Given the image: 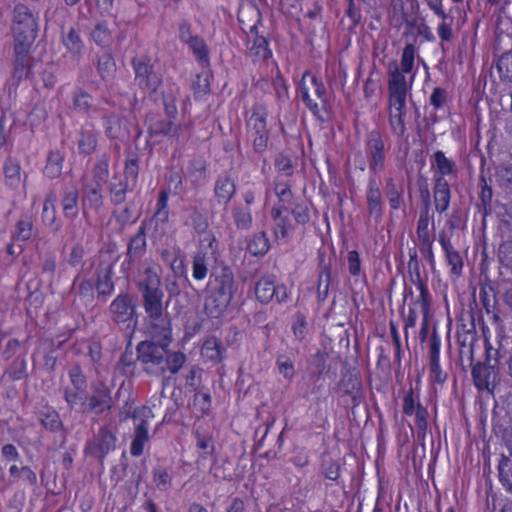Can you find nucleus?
I'll return each mask as SVG.
<instances>
[{
  "instance_id": "nucleus-1",
  "label": "nucleus",
  "mask_w": 512,
  "mask_h": 512,
  "mask_svg": "<svg viewBox=\"0 0 512 512\" xmlns=\"http://www.w3.org/2000/svg\"><path fill=\"white\" fill-rule=\"evenodd\" d=\"M168 347L154 341H141L136 347L137 361L143 371L151 376H163L167 371L176 374L184 366L186 355L182 352L168 354Z\"/></svg>"
},
{
  "instance_id": "nucleus-2",
  "label": "nucleus",
  "mask_w": 512,
  "mask_h": 512,
  "mask_svg": "<svg viewBox=\"0 0 512 512\" xmlns=\"http://www.w3.org/2000/svg\"><path fill=\"white\" fill-rule=\"evenodd\" d=\"M414 82V75L409 80L403 78L394 68L388 81V112L389 125L398 139L407 140L405 117L407 115V95Z\"/></svg>"
},
{
  "instance_id": "nucleus-3",
  "label": "nucleus",
  "mask_w": 512,
  "mask_h": 512,
  "mask_svg": "<svg viewBox=\"0 0 512 512\" xmlns=\"http://www.w3.org/2000/svg\"><path fill=\"white\" fill-rule=\"evenodd\" d=\"M161 267L148 263L140 273L136 286L142 295L143 308L148 317L158 319L163 312L164 292L161 289Z\"/></svg>"
},
{
  "instance_id": "nucleus-4",
  "label": "nucleus",
  "mask_w": 512,
  "mask_h": 512,
  "mask_svg": "<svg viewBox=\"0 0 512 512\" xmlns=\"http://www.w3.org/2000/svg\"><path fill=\"white\" fill-rule=\"evenodd\" d=\"M238 20L242 30L247 33V55L253 62H260L271 57L265 37L259 36L257 24L260 21V12L255 7H249L246 11L240 10Z\"/></svg>"
},
{
  "instance_id": "nucleus-5",
  "label": "nucleus",
  "mask_w": 512,
  "mask_h": 512,
  "mask_svg": "<svg viewBox=\"0 0 512 512\" xmlns=\"http://www.w3.org/2000/svg\"><path fill=\"white\" fill-rule=\"evenodd\" d=\"M267 116V108L261 104H255L247 118L248 134L252 139L254 151L259 154L265 152L268 146Z\"/></svg>"
},
{
  "instance_id": "nucleus-6",
  "label": "nucleus",
  "mask_w": 512,
  "mask_h": 512,
  "mask_svg": "<svg viewBox=\"0 0 512 512\" xmlns=\"http://www.w3.org/2000/svg\"><path fill=\"white\" fill-rule=\"evenodd\" d=\"M11 30L14 42L35 41L38 32V24L27 6L23 4L14 6Z\"/></svg>"
},
{
  "instance_id": "nucleus-7",
  "label": "nucleus",
  "mask_w": 512,
  "mask_h": 512,
  "mask_svg": "<svg viewBox=\"0 0 512 512\" xmlns=\"http://www.w3.org/2000/svg\"><path fill=\"white\" fill-rule=\"evenodd\" d=\"M177 39L188 47L195 59L202 64L209 63V49L203 37L193 31L192 23L185 18L176 23Z\"/></svg>"
},
{
  "instance_id": "nucleus-8",
  "label": "nucleus",
  "mask_w": 512,
  "mask_h": 512,
  "mask_svg": "<svg viewBox=\"0 0 512 512\" xmlns=\"http://www.w3.org/2000/svg\"><path fill=\"white\" fill-rule=\"evenodd\" d=\"M132 67L137 85L149 94L156 93L162 85V77L154 71L150 58L135 57L132 59Z\"/></svg>"
},
{
  "instance_id": "nucleus-9",
  "label": "nucleus",
  "mask_w": 512,
  "mask_h": 512,
  "mask_svg": "<svg viewBox=\"0 0 512 512\" xmlns=\"http://www.w3.org/2000/svg\"><path fill=\"white\" fill-rule=\"evenodd\" d=\"M111 320L128 329H134L137 324L136 305L133 297L128 293H120L109 305Z\"/></svg>"
},
{
  "instance_id": "nucleus-10",
  "label": "nucleus",
  "mask_w": 512,
  "mask_h": 512,
  "mask_svg": "<svg viewBox=\"0 0 512 512\" xmlns=\"http://www.w3.org/2000/svg\"><path fill=\"white\" fill-rule=\"evenodd\" d=\"M200 242V248L192 256V277L197 281L204 280L208 275L215 237L207 234L201 238Z\"/></svg>"
},
{
  "instance_id": "nucleus-11",
  "label": "nucleus",
  "mask_w": 512,
  "mask_h": 512,
  "mask_svg": "<svg viewBox=\"0 0 512 512\" xmlns=\"http://www.w3.org/2000/svg\"><path fill=\"white\" fill-rule=\"evenodd\" d=\"M308 81L310 82V84H311V86L313 88L314 94L321 101V103L323 105H326L327 102H328L327 92H326V89H325V86H324L323 82L318 80L315 75H312L309 72H305L303 74L302 79H301L300 84H299V91H300V94H301V99L306 104L308 109L313 114L316 115V114L319 113V107H318V104L316 102H314L311 99V97H310Z\"/></svg>"
},
{
  "instance_id": "nucleus-12",
  "label": "nucleus",
  "mask_w": 512,
  "mask_h": 512,
  "mask_svg": "<svg viewBox=\"0 0 512 512\" xmlns=\"http://www.w3.org/2000/svg\"><path fill=\"white\" fill-rule=\"evenodd\" d=\"M270 215L272 219L271 231L274 239L286 243L295 229L289 216V209L284 205H275L272 207Z\"/></svg>"
},
{
  "instance_id": "nucleus-13",
  "label": "nucleus",
  "mask_w": 512,
  "mask_h": 512,
  "mask_svg": "<svg viewBox=\"0 0 512 512\" xmlns=\"http://www.w3.org/2000/svg\"><path fill=\"white\" fill-rule=\"evenodd\" d=\"M366 151L369 157V169L377 173L385 168V144L381 133L378 130L369 132L366 141Z\"/></svg>"
},
{
  "instance_id": "nucleus-14",
  "label": "nucleus",
  "mask_w": 512,
  "mask_h": 512,
  "mask_svg": "<svg viewBox=\"0 0 512 512\" xmlns=\"http://www.w3.org/2000/svg\"><path fill=\"white\" fill-rule=\"evenodd\" d=\"M34 42H14L13 79L19 83L31 74L33 59L30 50Z\"/></svg>"
},
{
  "instance_id": "nucleus-15",
  "label": "nucleus",
  "mask_w": 512,
  "mask_h": 512,
  "mask_svg": "<svg viewBox=\"0 0 512 512\" xmlns=\"http://www.w3.org/2000/svg\"><path fill=\"white\" fill-rule=\"evenodd\" d=\"M147 239L145 223H142L127 245V259L121 264V271L128 272L133 264L139 261L146 253Z\"/></svg>"
},
{
  "instance_id": "nucleus-16",
  "label": "nucleus",
  "mask_w": 512,
  "mask_h": 512,
  "mask_svg": "<svg viewBox=\"0 0 512 512\" xmlns=\"http://www.w3.org/2000/svg\"><path fill=\"white\" fill-rule=\"evenodd\" d=\"M112 403L111 389L104 382H98L93 386L83 411L99 415L110 410Z\"/></svg>"
},
{
  "instance_id": "nucleus-17",
  "label": "nucleus",
  "mask_w": 512,
  "mask_h": 512,
  "mask_svg": "<svg viewBox=\"0 0 512 512\" xmlns=\"http://www.w3.org/2000/svg\"><path fill=\"white\" fill-rule=\"evenodd\" d=\"M255 295L261 303H269L274 299L282 303L288 298L287 288L284 285H277L272 277H262L256 283Z\"/></svg>"
},
{
  "instance_id": "nucleus-18",
  "label": "nucleus",
  "mask_w": 512,
  "mask_h": 512,
  "mask_svg": "<svg viewBox=\"0 0 512 512\" xmlns=\"http://www.w3.org/2000/svg\"><path fill=\"white\" fill-rule=\"evenodd\" d=\"M82 211L88 220V210L100 214L104 207L103 185L83 182Z\"/></svg>"
},
{
  "instance_id": "nucleus-19",
  "label": "nucleus",
  "mask_w": 512,
  "mask_h": 512,
  "mask_svg": "<svg viewBox=\"0 0 512 512\" xmlns=\"http://www.w3.org/2000/svg\"><path fill=\"white\" fill-rule=\"evenodd\" d=\"M417 55V48L414 44H406L401 55L400 64H398L396 61H392L388 64L387 68V74H388V81H390V75L391 72L396 68V70L401 74L403 78L406 79L405 74H411L415 76L413 73L414 67H415V58Z\"/></svg>"
},
{
  "instance_id": "nucleus-20",
  "label": "nucleus",
  "mask_w": 512,
  "mask_h": 512,
  "mask_svg": "<svg viewBox=\"0 0 512 512\" xmlns=\"http://www.w3.org/2000/svg\"><path fill=\"white\" fill-rule=\"evenodd\" d=\"M366 201L370 216L379 221L382 218L384 206L380 185L375 178H369L366 191Z\"/></svg>"
},
{
  "instance_id": "nucleus-21",
  "label": "nucleus",
  "mask_w": 512,
  "mask_h": 512,
  "mask_svg": "<svg viewBox=\"0 0 512 512\" xmlns=\"http://www.w3.org/2000/svg\"><path fill=\"white\" fill-rule=\"evenodd\" d=\"M163 313L158 319L149 317L151 325L149 327L150 341L156 342L157 345L168 347L171 342V327L170 322L163 318Z\"/></svg>"
},
{
  "instance_id": "nucleus-22",
  "label": "nucleus",
  "mask_w": 512,
  "mask_h": 512,
  "mask_svg": "<svg viewBox=\"0 0 512 512\" xmlns=\"http://www.w3.org/2000/svg\"><path fill=\"white\" fill-rule=\"evenodd\" d=\"M440 338L433 334L430 340V379L438 384H443L447 379V374L440 366Z\"/></svg>"
},
{
  "instance_id": "nucleus-23",
  "label": "nucleus",
  "mask_w": 512,
  "mask_h": 512,
  "mask_svg": "<svg viewBox=\"0 0 512 512\" xmlns=\"http://www.w3.org/2000/svg\"><path fill=\"white\" fill-rule=\"evenodd\" d=\"M431 168L435 169L433 180L440 178L446 180V176H457L456 163L446 157L445 153L441 150L434 152L432 155Z\"/></svg>"
},
{
  "instance_id": "nucleus-24",
  "label": "nucleus",
  "mask_w": 512,
  "mask_h": 512,
  "mask_svg": "<svg viewBox=\"0 0 512 512\" xmlns=\"http://www.w3.org/2000/svg\"><path fill=\"white\" fill-rule=\"evenodd\" d=\"M115 442L114 434L108 429L102 428L89 444V448L95 456L103 458L115 448Z\"/></svg>"
},
{
  "instance_id": "nucleus-25",
  "label": "nucleus",
  "mask_w": 512,
  "mask_h": 512,
  "mask_svg": "<svg viewBox=\"0 0 512 512\" xmlns=\"http://www.w3.org/2000/svg\"><path fill=\"white\" fill-rule=\"evenodd\" d=\"M76 145L80 155L93 154L98 146V132L93 127H81L77 133Z\"/></svg>"
},
{
  "instance_id": "nucleus-26",
  "label": "nucleus",
  "mask_w": 512,
  "mask_h": 512,
  "mask_svg": "<svg viewBox=\"0 0 512 512\" xmlns=\"http://www.w3.org/2000/svg\"><path fill=\"white\" fill-rule=\"evenodd\" d=\"M433 200L439 214L446 212L451 201V190L447 180L434 179Z\"/></svg>"
},
{
  "instance_id": "nucleus-27",
  "label": "nucleus",
  "mask_w": 512,
  "mask_h": 512,
  "mask_svg": "<svg viewBox=\"0 0 512 512\" xmlns=\"http://www.w3.org/2000/svg\"><path fill=\"white\" fill-rule=\"evenodd\" d=\"M475 386L480 390H489L495 381L494 367L486 363H477L471 371Z\"/></svg>"
},
{
  "instance_id": "nucleus-28",
  "label": "nucleus",
  "mask_w": 512,
  "mask_h": 512,
  "mask_svg": "<svg viewBox=\"0 0 512 512\" xmlns=\"http://www.w3.org/2000/svg\"><path fill=\"white\" fill-rule=\"evenodd\" d=\"M439 243L445 252V257L449 266H451V273L459 276L463 269V260L458 251L453 247L450 239L444 233L439 234Z\"/></svg>"
},
{
  "instance_id": "nucleus-29",
  "label": "nucleus",
  "mask_w": 512,
  "mask_h": 512,
  "mask_svg": "<svg viewBox=\"0 0 512 512\" xmlns=\"http://www.w3.org/2000/svg\"><path fill=\"white\" fill-rule=\"evenodd\" d=\"M79 192L76 186L69 185L63 190L61 199L63 214L68 219H75L79 214Z\"/></svg>"
},
{
  "instance_id": "nucleus-30",
  "label": "nucleus",
  "mask_w": 512,
  "mask_h": 512,
  "mask_svg": "<svg viewBox=\"0 0 512 512\" xmlns=\"http://www.w3.org/2000/svg\"><path fill=\"white\" fill-rule=\"evenodd\" d=\"M4 182L12 188L17 189L22 183V167L17 158L8 157L3 165Z\"/></svg>"
},
{
  "instance_id": "nucleus-31",
  "label": "nucleus",
  "mask_w": 512,
  "mask_h": 512,
  "mask_svg": "<svg viewBox=\"0 0 512 512\" xmlns=\"http://www.w3.org/2000/svg\"><path fill=\"white\" fill-rule=\"evenodd\" d=\"M187 180L194 186L202 185L207 177V163L202 157H195L189 161L185 173Z\"/></svg>"
},
{
  "instance_id": "nucleus-32",
  "label": "nucleus",
  "mask_w": 512,
  "mask_h": 512,
  "mask_svg": "<svg viewBox=\"0 0 512 512\" xmlns=\"http://www.w3.org/2000/svg\"><path fill=\"white\" fill-rule=\"evenodd\" d=\"M231 300L214 292H211L204 303L205 313L211 318H219L227 310Z\"/></svg>"
},
{
  "instance_id": "nucleus-33",
  "label": "nucleus",
  "mask_w": 512,
  "mask_h": 512,
  "mask_svg": "<svg viewBox=\"0 0 512 512\" xmlns=\"http://www.w3.org/2000/svg\"><path fill=\"white\" fill-rule=\"evenodd\" d=\"M236 192L234 181L226 175L219 176L215 182L214 193L218 203L228 204Z\"/></svg>"
},
{
  "instance_id": "nucleus-34",
  "label": "nucleus",
  "mask_w": 512,
  "mask_h": 512,
  "mask_svg": "<svg viewBox=\"0 0 512 512\" xmlns=\"http://www.w3.org/2000/svg\"><path fill=\"white\" fill-rule=\"evenodd\" d=\"M216 286L211 292L220 294L230 300L233 297L234 277L231 270L224 267L221 273L215 277Z\"/></svg>"
},
{
  "instance_id": "nucleus-35",
  "label": "nucleus",
  "mask_w": 512,
  "mask_h": 512,
  "mask_svg": "<svg viewBox=\"0 0 512 512\" xmlns=\"http://www.w3.org/2000/svg\"><path fill=\"white\" fill-rule=\"evenodd\" d=\"M196 438V447L200 451L199 457L196 461V464L199 466L202 460H205L207 457L212 456L215 451V444L213 437L205 431H200L199 429L195 432Z\"/></svg>"
},
{
  "instance_id": "nucleus-36",
  "label": "nucleus",
  "mask_w": 512,
  "mask_h": 512,
  "mask_svg": "<svg viewBox=\"0 0 512 512\" xmlns=\"http://www.w3.org/2000/svg\"><path fill=\"white\" fill-rule=\"evenodd\" d=\"M348 7L346 15L354 25H358L362 20V10L370 11L377 3V0H346Z\"/></svg>"
},
{
  "instance_id": "nucleus-37",
  "label": "nucleus",
  "mask_w": 512,
  "mask_h": 512,
  "mask_svg": "<svg viewBox=\"0 0 512 512\" xmlns=\"http://www.w3.org/2000/svg\"><path fill=\"white\" fill-rule=\"evenodd\" d=\"M90 39L99 47L108 48L113 43V35L104 21L98 22L90 31Z\"/></svg>"
},
{
  "instance_id": "nucleus-38",
  "label": "nucleus",
  "mask_w": 512,
  "mask_h": 512,
  "mask_svg": "<svg viewBox=\"0 0 512 512\" xmlns=\"http://www.w3.org/2000/svg\"><path fill=\"white\" fill-rule=\"evenodd\" d=\"M131 185L122 177H113L109 184V196L113 205H120L125 202L127 191Z\"/></svg>"
},
{
  "instance_id": "nucleus-39",
  "label": "nucleus",
  "mask_w": 512,
  "mask_h": 512,
  "mask_svg": "<svg viewBox=\"0 0 512 512\" xmlns=\"http://www.w3.org/2000/svg\"><path fill=\"white\" fill-rule=\"evenodd\" d=\"M62 43L69 53L77 56L82 54L85 47L79 32L73 27L62 32Z\"/></svg>"
},
{
  "instance_id": "nucleus-40",
  "label": "nucleus",
  "mask_w": 512,
  "mask_h": 512,
  "mask_svg": "<svg viewBox=\"0 0 512 512\" xmlns=\"http://www.w3.org/2000/svg\"><path fill=\"white\" fill-rule=\"evenodd\" d=\"M168 199V192L162 190L157 200L156 211L151 218V223H154L156 228L165 225L169 220Z\"/></svg>"
},
{
  "instance_id": "nucleus-41",
  "label": "nucleus",
  "mask_w": 512,
  "mask_h": 512,
  "mask_svg": "<svg viewBox=\"0 0 512 512\" xmlns=\"http://www.w3.org/2000/svg\"><path fill=\"white\" fill-rule=\"evenodd\" d=\"M223 349L221 341L215 337L208 338L202 346L201 355L202 357L213 363H218L223 358Z\"/></svg>"
},
{
  "instance_id": "nucleus-42",
  "label": "nucleus",
  "mask_w": 512,
  "mask_h": 512,
  "mask_svg": "<svg viewBox=\"0 0 512 512\" xmlns=\"http://www.w3.org/2000/svg\"><path fill=\"white\" fill-rule=\"evenodd\" d=\"M109 175V158L107 155H102L96 161L93 168L92 179H84L83 182L98 183L104 185Z\"/></svg>"
},
{
  "instance_id": "nucleus-43",
  "label": "nucleus",
  "mask_w": 512,
  "mask_h": 512,
  "mask_svg": "<svg viewBox=\"0 0 512 512\" xmlns=\"http://www.w3.org/2000/svg\"><path fill=\"white\" fill-rule=\"evenodd\" d=\"M432 216L430 215V211H428V206L424 207L419 215V219L417 222L416 235L417 239L420 243L433 240L430 236L429 225L431 222Z\"/></svg>"
},
{
  "instance_id": "nucleus-44",
  "label": "nucleus",
  "mask_w": 512,
  "mask_h": 512,
  "mask_svg": "<svg viewBox=\"0 0 512 512\" xmlns=\"http://www.w3.org/2000/svg\"><path fill=\"white\" fill-rule=\"evenodd\" d=\"M42 221L46 226L52 228L54 231H57L59 229V225L57 224L56 211L54 207L53 195L47 196L44 201Z\"/></svg>"
},
{
  "instance_id": "nucleus-45",
  "label": "nucleus",
  "mask_w": 512,
  "mask_h": 512,
  "mask_svg": "<svg viewBox=\"0 0 512 512\" xmlns=\"http://www.w3.org/2000/svg\"><path fill=\"white\" fill-rule=\"evenodd\" d=\"M97 70L103 80L112 79L116 72V63L114 58L108 53L101 55L98 58Z\"/></svg>"
},
{
  "instance_id": "nucleus-46",
  "label": "nucleus",
  "mask_w": 512,
  "mask_h": 512,
  "mask_svg": "<svg viewBox=\"0 0 512 512\" xmlns=\"http://www.w3.org/2000/svg\"><path fill=\"white\" fill-rule=\"evenodd\" d=\"M96 289L99 295H111L114 291L111 269H105L97 274Z\"/></svg>"
},
{
  "instance_id": "nucleus-47",
  "label": "nucleus",
  "mask_w": 512,
  "mask_h": 512,
  "mask_svg": "<svg viewBox=\"0 0 512 512\" xmlns=\"http://www.w3.org/2000/svg\"><path fill=\"white\" fill-rule=\"evenodd\" d=\"M182 125L173 122L171 119L167 121H159L153 127L152 131L156 134H164L169 137L179 139Z\"/></svg>"
},
{
  "instance_id": "nucleus-48",
  "label": "nucleus",
  "mask_w": 512,
  "mask_h": 512,
  "mask_svg": "<svg viewBox=\"0 0 512 512\" xmlns=\"http://www.w3.org/2000/svg\"><path fill=\"white\" fill-rule=\"evenodd\" d=\"M441 22L437 26V34L442 42H451L454 38L453 23L454 17L449 13H445L444 17H439Z\"/></svg>"
},
{
  "instance_id": "nucleus-49",
  "label": "nucleus",
  "mask_w": 512,
  "mask_h": 512,
  "mask_svg": "<svg viewBox=\"0 0 512 512\" xmlns=\"http://www.w3.org/2000/svg\"><path fill=\"white\" fill-rule=\"evenodd\" d=\"M270 248V242L265 232H259L254 235L248 244V249L253 255H264Z\"/></svg>"
},
{
  "instance_id": "nucleus-50",
  "label": "nucleus",
  "mask_w": 512,
  "mask_h": 512,
  "mask_svg": "<svg viewBox=\"0 0 512 512\" xmlns=\"http://www.w3.org/2000/svg\"><path fill=\"white\" fill-rule=\"evenodd\" d=\"M33 223L29 217L20 219L12 232V238L17 241H27L32 236Z\"/></svg>"
},
{
  "instance_id": "nucleus-51",
  "label": "nucleus",
  "mask_w": 512,
  "mask_h": 512,
  "mask_svg": "<svg viewBox=\"0 0 512 512\" xmlns=\"http://www.w3.org/2000/svg\"><path fill=\"white\" fill-rule=\"evenodd\" d=\"M152 475L153 482L158 490L167 491L170 489L172 484V477L164 467H155L152 471Z\"/></svg>"
},
{
  "instance_id": "nucleus-52",
  "label": "nucleus",
  "mask_w": 512,
  "mask_h": 512,
  "mask_svg": "<svg viewBox=\"0 0 512 512\" xmlns=\"http://www.w3.org/2000/svg\"><path fill=\"white\" fill-rule=\"evenodd\" d=\"M150 414V409L146 407H141L134 411L132 417L135 421V433L148 434V418Z\"/></svg>"
},
{
  "instance_id": "nucleus-53",
  "label": "nucleus",
  "mask_w": 512,
  "mask_h": 512,
  "mask_svg": "<svg viewBox=\"0 0 512 512\" xmlns=\"http://www.w3.org/2000/svg\"><path fill=\"white\" fill-rule=\"evenodd\" d=\"M73 105L76 110L82 113H88L92 105V97L82 89H78L73 94Z\"/></svg>"
},
{
  "instance_id": "nucleus-54",
  "label": "nucleus",
  "mask_w": 512,
  "mask_h": 512,
  "mask_svg": "<svg viewBox=\"0 0 512 512\" xmlns=\"http://www.w3.org/2000/svg\"><path fill=\"white\" fill-rule=\"evenodd\" d=\"M39 420L41 424L50 431H57L62 426L60 416L55 410L49 409L46 412H41Z\"/></svg>"
},
{
  "instance_id": "nucleus-55",
  "label": "nucleus",
  "mask_w": 512,
  "mask_h": 512,
  "mask_svg": "<svg viewBox=\"0 0 512 512\" xmlns=\"http://www.w3.org/2000/svg\"><path fill=\"white\" fill-rule=\"evenodd\" d=\"M276 366L279 374H281L286 380L291 381L294 378V363L288 356L279 355L276 359Z\"/></svg>"
},
{
  "instance_id": "nucleus-56",
  "label": "nucleus",
  "mask_w": 512,
  "mask_h": 512,
  "mask_svg": "<svg viewBox=\"0 0 512 512\" xmlns=\"http://www.w3.org/2000/svg\"><path fill=\"white\" fill-rule=\"evenodd\" d=\"M84 390L85 389H77L75 387L65 388L64 398L71 408H74L77 405H81L83 408H85Z\"/></svg>"
},
{
  "instance_id": "nucleus-57",
  "label": "nucleus",
  "mask_w": 512,
  "mask_h": 512,
  "mask_svg": "<svg viewBox=\"0 0 512 512\" xmlns=\"http://www.w3.org/2000/svg\"><path fill=\"white\" fill-rule=\"evenodd\" d=\"M62 171V158L57 153H50L45 166V174L49 178H56Z\"/></svg>"
},
{
  "instance_id": "nucleus-58",
  "label": "nucleus",
  "mask_w": 512,
  "mask_h": 512,
  "mask_svg": "<svg viewBox=\"0 0 512 512\" xmlns=\"http://www.w3.org/2000/svg\"><path fill=\"white\" fill-rule=\"evenodd\" d=\"M331 282V271L328 265H322L318 277V295L325 299Z\"/></svg>"
},
{
  "instance_id": "nucleus-59",
  "label": "nucleus",
  "mask_w": 512,
  "mask_h": 512,
  "mask_svg": "<svg viewBox=\"0 0 512 512\" xmlns=\"http://www.w3.org/2000/svg\"><path fill=\"white\" fill-rule=\"evenodd\" d=\"M386 195L390 204V207L394 210H398L402 204V196L398 191L396 184L392 178L387 180L386 184Z\"/></svg>"
},
{
  "instance_id": "nucleus-60",
  "label": "nucleus",
  "mask_w": 512,
  "mask_h": 512,
  "mask_svg": "<svg viewBox=\"0 0 512 512\" xmlns=\"http://www.w3.org/2000/svg\"><path fill=\"white\" fill-rule=\"evenodd\" d=\"M274 192L279 200V205L290 204L293 198L291 187L286 182L278 181L274 185Z\"/></svg>"
},
{
  "instance_id": "nucleus-61",
  "label": "nucleus",
  "mask_w": 512,
  "mask_h": 512,
  "mask_svg": "<svg viewBox=\"0 0 512 512\" xmlns=\"http://www.w3.org/2000/svg\"><path fill=\"white\" fill-rule=\"evenodd\" d=\"M103 126L105 130V134L108 138H116L120 132V121L118 116L112 115H104L103 116Z\"/></svg>"
},
{
  "instance_id": "nucleus-62",
  "label": "nucleus",
  "mask_w": 512,
  "mask_h": 512,
  "mask_svg": "<svg viewBox=\"0 0 512 512\" xmlns=\"http://www.w3.org/2000/svg\"><path fill=\"white\" fill-rule=\"evenodd\" d=\"M139 174V165L136 159H129L126 161L123 180H126L127 183L134 187L138 181Z\"/></svg>"
},
{
  "instance_id": "nucleus-63",
  "label": "nucleus",
  "mask_w": 512,
  "mask_h": 512,
  "mask_svg": "<svg viewBox=\"0 0 512 512\" xmlns=\"http://www.w3.org/2000/svg\"><path fill=\"white\" fill-rule=\"evenodd\" d=\"M274 165L276 170L279 173L284 174L285 176H291L294 172V167L291 159L284 154H279L276 156Z\"/></svg>"
},
{
  "instance_id": "nucleus-64",
  "label": "nucleus",
  "mask_w": 512,
  "mask_h": 512,
  "mask_svg": "<svg viewBox=\"0 0 512 512\" xmlns=\"http://www.w3.org/2000/svg\"><path fill=\"white\" fill-rule=\"evenodd\" d=\"M290 214L294 217L295 222L301 225H305L310 220L309 210L303 203L295 204L291 211H289Z\"/></svg>"
}]
</instances>
